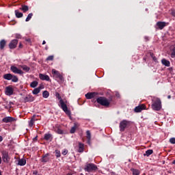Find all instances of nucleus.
<instances>
[{
  "instance_id": "nucleus-1",
  "label": "nucleus",
  "mask_w": 175,
  "mask_h": 175,
  "mask_svg": "<svg viewBox=\"0 0 175 175\" xmlns=\"http://www.w3.org/2000/svg\"><path fill=\"white\" fill-rule=\"evenodd\" d=\"M56 98L59 100V107L64 111V113L66 114V116H68V117H70L72 113L70 112V110L68 109V105H66V103H65V101L62 99L61 97V95L59 93L56 92L55 94Z\"/></svg>"
},
{
  "instance_id": "nucleus-2",
  "label": "nucleus",
  "mask_w": 175,
  "mask_h": 175,
  "mask_svg": "<svg viewBox=\"0 0 175 175\" xmlns=\"http://www.w3.org/2000/svg\"><path fill=\"white\" fill-rule=\"evenodd\" d=\"M152 109L154 111H159L162 109V101L159 98H154L152 100Z\"/></svg>"
},
{
  "instance_id": "nucleus-3",
  "label": "nucleus",
  "mask_w": 175,
  "mask_h": 175,
  "mask_svg": "<svg viewBox=\"0 0 175 175\" xmlns=\"http://www.w3.org/2000/svg\"><path fill=\"white\" fill-rule=\"evenodd\" d=\"M84 170L88 173H92L98 170V166L92 163H89L85 165Z\"/></svg>"
},
{
  "instance_id": "nucleus-4",
  "label": "nucleus",
  "mask_w": 175,
  "mask_h": 175,
  "mask_svg": "<svg viewBox=\"0 0 175 175\" xmlns=\"http://www.w3.org/2000/svg\"><path fill=\"white\" fill-rule=\"evenodd\" d=\"M52 75L53 77L55 78V80H57L59 83H64V76L62 75L59 71L56 70L55 69H53Z\"/></svg>"
},
{
  "instance_id": "nucleus-5",
  "label": "nucleus",
  "mask_w": 175,
  "mask_h": 175,
  "mask_svg": "<svg viewBox=\"0 0 175 175\" xmlns=\"http://www.w3.org/2000/svg\"><path fill=\"white\" fill-rule=\"evenodd\" d=\"M96 102L99 105H101V106H105V107H109L110 106V102L106 97L100 96L96 98Z\"/></svg>"
},
{
  "instance_id": "nucleus-6",
  "label": "nucleus",
  "mask_w": 175,
  "mask_h": 175,
  "mask_svg": "<svg viewBox=\"0 0 175 175\" xmlns=\"http://www.w3.org/2000/svg\"><path fill=\"white\" fill-rule=\"evenodd\" d=\"M131 126V122L126 120H123L120 122L119 124V128L120 132H124L126 128H129V126Z\"/></svg>"
},
{
  "instance_id": "nucleus-7",
  "label": "nucleus",
  "mask_w": 175,
  "mask_h": 175,
  "mask_svg": "<svg viewBox=\"0 0 175 175\" xmlns=\"http://www.w3.org/2000/svg\"><path fill=\"white\" fill-rule=\"evenodd\" d=\"M1 155L3 162H5V163H8V162L10 161V158H9V153L5 150L1 151Z\"/></svg>"
},
{
  "instance_id": "nucleus-8",
  "label": "nucleus",
  "mask_w": 175,
  "mask_h": 175,
  "mask_svg": "<svg viewBox=\"0 0 175 175\" xmlns=\"http://www.w3.org/2000/svg\"><path fill=\"white\" fill-rule=\"evenodd\" d=\"M54 131L57 135H64L65 132L62 130V126L59 124H56L54 128Z\"/></svg>"
},
{
  "instance_id": "nucleus-9",
  "label": "nucleus",
  "mask_w": 175,
  "mask_h": 175,
  "mask_svg": "<svg viewBox=\"0 0 175 175\" xmlns=\"http://www.w3.org/2000/svg\"><path fill=\"white\" fill-rule=\"evenodd\" d=\"M41 162L43 163H47V162L50 161V154L46 153L45 154H42V158L40 159Z\"/></svg>"
},
{
  "instance_id": "nucleus-10",
  "label": "nucleus",
  "mask_w": 175,
  "mask_h": 175,
  "mask_svg": "<svg viewBox=\"0 0 175 175\" xmlns=\"http://www.w3.org/2000/svg\"><path fill=\"white\" fill-rule=\"evenodd\" d=\"M156 25L159 29H163L165 27H167V25H169V23L159 21L156 23Z\"/></svg>"
},
{
  "instance_id": "nucleus-11",
  "label": "nucleus",
  "mask_w": 175,
  "mask_h": 175,
  "mask_svg": "<svg viewBox=\"0 0 175 175\" xmlns=\"http://www.w3.org/2000/svg\"><path fill=\"white\" fill-rule=\"evenodd\" d=\"M10 70L13 73H16V75H24V72H23V70L18 69V68L14 66H12L10 67Z\"/></svg>"
},
{
  "instance_id": "nucleus-12",
  "label": "nucleus",
  "mask_w": 175,
  "mask_h": 175,
  "mask_svg": "<svg viewBox=\"0 0 175 175\" xmlns=\"http://www.w3.org/2000/svg\"><path fill=\"white\" fill-rule=\"evenodd\" d=\"M142 110H146V105L142 104V105H139L137 107H135L134 111L135 113H140Z\"/></svg>"
},
{
  "instance_id": "nucleus-13",
  "label": "nucleus",
  "mask_w": 175,
  "mask_h": 175,
  "mask_svg": "<svg viewBox=\"0 0 175 175\" xmlns=\"http://www.w3.org/2000/svg\"><path fill=\"white\" fill-rule=\"evenodd\" d=\"M18 43V40H12L9 44L10 49H16V47H17Z\"/></svg>"
},
{
  "instance_id": "nucleus-14",
  "label": "nucleus",
  "mask_w": 175,
  "mask_h": 175,
  "mask_svg": "<svg viewBox=\"0 0 175 175\" xmlns=\"http://www.w3.org/2000/svg\"><path fill=\"white\" fill-rule=\"evenodd\" d=\"M14 121H16V119L10 116H7L2 119V122H5V124H8V122H13Z\"/></svg>"
},
{
  "instance_id": "nucleus-15",
  "label": "nucleus",
  "mask_w": 175,
  "mask_h": 175,
  "mask_svg": "<svg viewBox=\"0 0 175 175\" xmlns=\"http://www.w3.org/2000/svg\"><path fill=\"white\" fill-rule=\"evenodd\" d=\"M39 77L40 80H43L45 81H51V79H50V77H49V75L40 73L39 74Z\"/></svg>"
},
{
  "instance_id": "nucleus-16",
  "label": "nucleus",
  "mask_w": 175,
  "mask_h": 175,
  "mask_svg": "<svg viewBox=\"0 0 175 175\" xmlns=\"http://www.w3.org/2000/svg\"><path fill=\"white\" fill-rule=\"evenodd\" d=\"M33 100H35V98H33V96H32V95L31 94H28L27 95L25 98H24V103H27V102H33Z\"/></svg>"
},
{
  "instance_id": "nucleus-17",
  "label": "nucleus",
  "mask_w": 175,
  "mask_h": 175,
  "mask_svg": "<svg viewBox=\"0 0 175 175\" xmlns=\"http://www.w3.org/2000/svg\"><path fill=\"white\" fill-rule=\"evenodd\" d=\"M13 92H14V90L12 86H8L5 88V94L10 96V95H13Z\"/></svg>"
},
{
  "instance_id": "nucleus-18",
  "label": "nucleus",
  "mask_w": 175,
  "mask_h": 175,
  "mask_svg": "<svg viewBox=\"0 0 175 175\" xmlns=\"http://www.w3.org/2000/svg\"><path fill=\"white\" fill-rule=\"evenodd\" d=\"M44 140H46V142H51L53 140V135L50 133H46L44 135Z\"/></svg>"
},
{
  "instance_id": "nucleus-19",
  "label": "nucleus",
  "mask_w": 175,
  "mask_h": 175,
  "mask_svg": "<svg viewBox=\"0 0 175 175\" xmlns=\"http://www.w3.org/2000/svg\"><path fill=\"white\" fill-rule=\"evenodd\" d=\"M19 10H21L23 13H27V12L29 10V7L26 5H22L21 7L19 8Z\"/></svg>"
},
{
  "instance_id": "nucleus-20",
  "label": "nucleus",
  "mask_w": 175,
  "mask_h": 175,
  "mask_svg": "<svg viewBox=\"0 0 175 175\" xmlns=\"http://www.w3.org/2000/svg\"><path fill=\"white\" fill-rule=\"evenodd\" d=\"M78 152H84V144H82L81 142H79L78 145Z\"/></svg>"
},
{
  "instance_id": "nucleus-21",
  "label": "nucleus",
  "mask_w": 175,
  "mask_h": 175,
  "mask_svg": "<svg viewBox=\"0 0 175 175\" xmlns=\"http://www.w3.org/2000/svg\"><path fill=\"white\" fill-rule=\"evenodd\" d=\"M15 13V16L16 18H21V17H23V16H24V14L22 12H20V11H18V10H16L14 11Z\"/></svg>"
},
{
  "instance_id": "nucleus-22",
  "label": "nucleus",
  "mask_w": 175,
  "mask_h": 175,
  "mask_svg": "<svg viewBox=\"0 0 175 175\" xmlns=\"http://www.w3.org/2000/svg\"><path fill=\"white\" fill-rule=\"evenodd\" d=\"M95 92H90V93H87L85 94V98L87 99H92V98L95 97Z\"/></svg>"
},
{
  "instance_id": "nucleus-23",
  "label": "nucleus",
  "mask_w": 175,
  "mask_h": 175,
  "mask_svg": "<svg viewBox=\"0 0 175 175\" xmlns=\"http://www.w3.org/2000/svg\"><path fill=\"white\" fill-rule=\"evenodd\" d=\"M26 163H27V160H25V159H20L18 160V165H19V166H25Z\"/></svg>"
},
{
  "instance_id": "nucleus-24",
  "label": "nucleus",
  "mask_w": 175,
  "mask_h": 175,
  "mask_svg": "<svg viewBox=\"0 0 175 175\" xmlns=\"http://www.w3.org/2000/svg\"><path fill=\"white\" fill-rule=\"evenodd\" d=\"M6 46V40H1L0 41V50H3Z\"/></svg>"
},
{
  "instance_id": "nucleus-25",
  "label": "nucleus",
  "mask_w": 175,
  "mask_h": 175,
  "mask_svg": "<svg viewBox=\"0 0 175 175\" xmlns=\"http://www.w3.org/2000/svg\"><path fill=\"white\" fill-rule=\"evenodd\" d=\"M161 63L165 66H170V62L169 60H167L166 59H163L161 60Z\"/></svg>"
},
{
  "instance_id": "nucleus-26",
  "label": "nucleus",
  "mask_w": 175,
  "mask_h": 175,
  "mask_svg": "<svg viewBox=\"0 0 175 175\" xmlns=\"http://www.w3.org/2000/svg\"><path fill=\"white\" fill-rule=\"evenodd\" d=\"M13 77V75L8 73L3 75V79L5 80H12V78Z\"/></svg>"
},
{
  "instance_id": "nucleus-27",
  "label": "nucleus",
  "mask_w": 175,
  "mask_h": 175,
  "mask_svg": "<svg viewBox=\"0 0 175 175\" xmlns=\"http://www.w3.org/2000/svg\"><path fill=\"white\" fill-rule=\"evenodd\" d=\"M21 69H23V70H24L25 72H29V70H31V68L27 65H22V66H21Z\"/></svg>"
},
{
  "instance_id": "nucleus-28",
  "label": "nucleus",
  "mask_w": 175,
  "mask_h": 175,
  "mask_svg": "<svg viewBox=\"0 0 175 175\" xmlns=\"http://www.w3.org/2000/svg\"><path fill=\"white\" fill-rule=\"evenodd\" d=\"M154 152V150L149 149L146 151V152L144 154V157H150Z\"/></svg>"
},
{
  "instance_id": "nucleus-29",
  "label": "nucleus",
  "mask_w": 175,
  "mask_h": 175,
  "mask_svg": "<svg viewBox=\"0 0 175 175\" xmlns=\"http://www.w3.org/2000/svg\"><path fill=\"white\" fill-rule=\"evenodd\" d=\"M131 170L133 173V175H140V171L139 170L131 168Z\"/></svg>"
},
{
  "instance_id": "nucleus-30",
  "label": "nucleus",
  "mask_w": 175,
  "mask_h": 175,
  "mask_svg": "<svg viewBox=\"0 0 175 175\" xmlns=\"http://www.w3.org/2000/svg\"><path fill=\"white\" fill-rule=\"evenodd\" d=\"M38 84H39V83L36 81H33V82H31L30 83V87L31 88H36V87H38Z\"/></svg>"
},
{
  "instance_id": "nucleus-31",
  "label": "nucleus",
  "mask_w": 175,
  "mask_h": 175,
  "mask_svg": "<svg viewBox=\"0 0 175 175\" xmlns=\"http://www.w3.org/2000/svg\"><path fill=\"white\" fill-rule=\"evenodd\" d=\"M40 92V88H36L32 91L33 95H38Z\"/></svg>"
},
{
  "instance_id": "nucleus-32",
  "label": "nucleus",
  "mask_w": 175,
  "mask_h": 175,
  "mask_svg": "<svg viewBox=\"0 0 175 175\" xmlns=\"http://www.w3.org/2000/svg\"><path fill=\"white\" fill-rule=\"evenodd\" d=\"M33 16V14L32 12L29 13L25 19L26 23H28V21H29L31 18H32Z\"/></svg>"
},
{
  "instance_id": "nucleus-33",
  "label": "nucleus",
  "mask_w": 175,
  "mask_h": 175,
  "mask_svg": "<svg viewBox=\"0 0 175 175\" xmlns=\"http://www.w3.org/2000/svg\"><path fill=\"white\" fill-rule=\"evenodd\" d=\"M150 55L154 62H158V59L155 57V55L153 53H150Z\"/></svg>"
},
{
  "instance_id": "nucleus-34",
  "label": "nucleus",
  "mask_w": 175,
  "mask_h": 175,
  "mask_svg": "<svg viewBox=\"0 0 175 175\" xmlns=\"http://www.w3.org/2000/svg\"><path fill=\"white\" fill-rule=\"evenodd\" d=\"M35 121H36V120H35L34 118H32L31 119V120L29 121V126L30 127L33 126V124H35Z\"/></svg>"
},
{
  "instance_id": "nucleus-35",
  "label": "nucleus",
  "mask_w": 175,
  "mask_h": 175,
  "mask_svg": "<svg viewBox=\"0 0 175 175\" xmlns=\"http://www.w3.org/2000/svg\"><path fill=\"white\" fill-rule=\"evenodd\" d=\"M50 96V93H49V92H47V90H45L42 92V96L45 98H46L48 96Z\"/></svg>"
},
{
  "instance_id": "nucleus-36",
  "label": "nucleus",
  "mask_w": 175,
  "mask_h": 175,
  "mask_svg": "<svg viewBox=\"0 0 175 175\" xmlns=\"http://www.w3.org/2000/svg\"><path fill=\"white\" fill-rule=\"evenodd\" d=\"M11 80L13 83H17V81H18V78L16 75H12Z\"/></svg>"
},
{
  "instance_id": "nucleus-37",
  "label": "nucleus",
  "mask_w": 175,
  "mask_h": 175,
  "mask_svg": "<svg viewBox=\"0 0 175 175\" xmlns=\"http://www.w3.org/2000/svg\"><path fill=\"white\" fill-rule=\"evenodd\" d=\"M55 157H57V158H59L61 157V152L58 150H56L55 151Z\"/></svg>"
},
{
  "instance_id": "nucleus-38",
  "label": "nucleus",
  "mask_w": 175,
  "mask_h": 175,
  "mask_svg": "<svg viewBox=\"0 0 175 175\" xmlns=\"http://www.w3.org/2000/svg\"><path fill=\"white\" fill-rule=\"evenodd\" d=\"M86 135H87V136H86L87 139H91V131H87Z\"/></svg>"
},
{
  "instance_id": "nucleus-39",
  "label": "nucleus",
  "mask_w": 175,
  "mask_h": 175,
  "mask_svg": "<svg viewBox=\"0 0 175 175\" xmlns=\"http://www.w3.org/2000/svg\"><path fill=\"white\" fill-rule=\"evenodd\" d=\"M54 59V56L53 55H49L47 58H46V61H53Z\"/></svg>"
},
{
  "instance_id": "nucleus-40",
  "label": "nucleus",
  "mask_w": 175,
  "mask_h": 175,
  "mask_svg": "<svg viewBox=\"0 0 175 175\" xmlns=\"http://www.w3.org/2000/svg\"><path fill=\"white\" fill-rule=\"evenodd\" d=\"M75 132H76V126H72L70 131V133H75Z\"/></svg>"
},
{
  "instance_id": "nucleus-41",
  "label": "nucleus",
  "mask_w": 175,
  "mask_h": 175,
  "mask_svg": "<svg viewBox=\"0 0 175 175\" xmlns=\"http://www.w3.org/2000/svg\"><path fill=\"white\" fill-rule=\"evenodd\" d=\"M170 143H171V144H175V138L174 137L170 138Z\"/></svg>"
},
{
  "instance_id": "nucleus-42",
  "label": "nucleus",
  "mask_w": 175,
  "mask_h": 175,
  "mask_svg": "<svg viewBox=\"0 0 175 175\" xmlns=\"http://www.w3.org/2000/svg\"><path fill=\"white\" fill-rule=\"evenodd\" d=\"M15 38L16 39H21V38H23V37L21 36V34L16 33V34H15Z\"/></svg>"
},
{
  "instance_id": "nucleus-43",
  "label": "nucleus",
  "mask_w": 175,
  "mask_h": 175,
  "mask_svg": "<svg viewBox=\"0 0 175 175\" xmlns=\"http://www.w3.org/2000/svg\"><path fill=\"white\" fill-rule=\"evenodd\" d=\"M171 14H172V16H173V17H175V10L174 9L171 10Z\"/></svg>"
},
{
  "instance_id": "nucleus-44",
  "label": "nucleus",
  "mask_w": 175,
  "mask_h": 175,
  "mask_svg": "<svg viewBox=\"0 0 175 175\" xmlns=\"http://www.w3.org/2000/svg\"><path fill=\"white\" fill-rule=\"evenodd\" d=\"M33 174H34V175H40V174H39V173H38V171H36V170H34L33 172Z\"/></svg>"
},
{
  "instance_id": "nucleus-45",
  "label": "nucleus",
  "mask_w": 175,
  "mask_h": 175,
  "mask_svg": "<svg viewBox=\"0 0 175 175\" xmlns=\"http://www.w3.org/2000/svg\"><path fill=\"white\" fill-rule=\"evenodd\" d=\"M66 154H68V150H64V151L62 152V154H63V155H66Z\"/></svg>"
},
{
  "instance_id": "nucleus-46",
  "label": "nucleus",
  "mask_w": 175,
  "mask_h": 175,
  "mask_svg": "<svg viewBox=\"0 0 175 175\" xmlns=\"http://www.w3.org/2000/svg\"><path fill=\"white\" fill-rule=\"evenodd\" d=\"M16 21H12V22H10V25H14V24H16Z\"/></svg>"
},
{
  "instance_id": "nucleus-47",
  "label": "nucleus",
  "mask_w": 175,
  "mask_h": 175,
  "mask_svg": "<svg viewBox=\"0 0 175 175\" xmlns=\"http://www.w3.org/2000/svg\"><path fill=\"white\" fill-rule=\"evenodd\" d=\"M38 88H40V90H43V88H44V86H43V85H40L39 87H38Z\"/></svg>"
},
{
  "instance_id": "nucleus-48",
  "label": "nucleus",
  "mask_w": 175,
  "mask_h": 175,
  "mask_svg": "<svg viewBox=\"0 0 175 175\" xmlns=\"http://www.w3.org/2000/svg\"><path fill=\"white\" fill-rule=\"evenodd\" d=\"M88 144H91V139H88Z\"/></svg>"
},
{
  "instance_id": "nucleus-49",
  "label": "nucleus",
  "mask_w": 175,
  "mask_h": 175,
  "mask_svg": "<svg viewBox=\"0 0 175 175\" xmlns=\"http://www.w3.org/2000/svg\"><path fill=\"white\" fill-rule=\"evenodd\" d=\"M3 140V137L0 135V143H1V142H2Z\"/></svg>"
},
{
  "instance_id": "nucleus-50",
  "label": "nucleus",
  "mask_w": 175,
  "mask_h": 175,
  "mask_svg": "<svg viewBox=\"0 0 175 175\" xmlns=\"http://www.w3.org/2000/svg\"><path fill=\"white\" fill-rule=\"evenodd\" d=\"M19 49H23V44L21 43L19 44Z\"/></svg>"
},
{
  "instance_id": "nucleus-51",
  "label": "nucleus",
  "mask_w": 175,
  "mask_h": 175,
  "mask_svg": "<svg viewBox=\"0 0 175 175\" xmlns=\"http://www.w3.org/2000/svg\"><path fill=\"white\" fill-rule=\"evenodd\" d=\"M26 42H29V43L31 42V39H29V38L26 39Z\"/></svg>"
},
{
  "instance_id": "nucleus-52",
  "label": "nucleus",
  "mask_w": 175,
  "mask_h": 175,
  "mask_svg": "<svg viewBox=\"0 0 175 175\" xmlns=\"http://www.w3.org/2000/svg\"><path fill=\"white\" fill-rule=\"evenodd\" d=\"M2 163V157L0 156V165Z\"/></svg>"
},
{
  "instance_id": "nucleus-53",
  "label": "nucleus",
  "mask_w": 175,
  "mask_h": 175,
  "mask_svg": "<svg viewBox=\"0 0 175 175\" xmlns=\"http://www.w3.org/2000/svg\"><path fill=\"white\" fill-rule=\"evenodd\" d=\"M172 98V96L169 95L167 96V99H170Z\"/></svg>"
},
{
  "instance_id": "nucleus-54",
  "label": "nucleus",
  "mask_w": 175,
  "mask_h": 175,
  "mask_svg": "<svg viewBox=\"0 0 175 175\" xmlns=\"http://www.w3.org/2000/svg\"><path fill=\"white\" fill-rule=\"evenodd\" d=\"M33 140H38V137H35L33 138Z\"/></svg>"
},
{
  "instance_id": "nucleus-55",
  "label": "nucleus",
  "mask_w": 175,
  "mask_h": 175,
  "mask_svg": "<svg viewBox=\"0 0 175 175\" xmlns=\"http://www.w3.org/2000/svg\"><path fill=\"white\" fill-rule=\"evenodd\" d=\"M46 44V41L44 40V41L42 42V44Z\"/></svg>"
},
{
  "instance_id": "nucleus-56",
  "label": "nucleus",
  "mask_w": 175,
  "mask_h": 175,
  "mask_svg": "<svg viewBox=\"0 0 175 175\" xmlns=\"http://www.w3.org/2000/svg\"><path fill=\"white\" fill-rule=\"evenodd\" d=\"M172 164H173V165H175V160H174V161H172Z\"/></svg>"
},
{
  "instance_id": "nucleus-57",
  "label": "nucleus",
  "mask_w": 175,
  "mask_h": 175,
  "mask_svg": "<svg viewBox=\"0 0 175 175\" xmlns=\"http://www.w3.org/2000/svg\"><path fill=\"white\" fill-rule=\"evenodd\" d=\"M0 175H2V171L0 170Z\"/></svg>"
},
{
  "instance_id": "nucleus-58",
  "label": "nucleus",
  "mask_w": 175,
  "mask_h": 175,
  "mask_svg": "<svg viewBox=\"0 0 175 175\" xmlns=\"http://www.w3.org/2000/svg\"><path fill=\"white\" fill-rule=\"evenodd\" d=\"M66 175H72V174H70V173H68V174H67Z\"/></svg>"
},
{
  "instance_id": "nucleus-59",
  "label": "nucleus",
  "mask_w": 175,
  "mask_h": 175,
  "mask_svg": "<svg viewBox=\"0 0 175 175\" xmlns=\"http://www.w3.org/2000/svg\"><path fill=\"white\" fill-rule=\"evenodd\" d=\"M81 175H83V174H81Z\"/></svg>"
}]
</instances>
